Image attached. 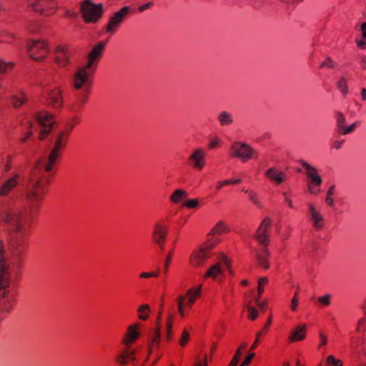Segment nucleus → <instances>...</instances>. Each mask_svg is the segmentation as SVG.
<instances>
[{
    "mask_svg": "<svg viewBox=\"0 0 366 366\" xmlns=\"http://www.w3.org/2000/svg\"><path fill=\"white\" fill-rule=\"evenodd\" d=\"M172 259V253L168 254L167 259L164 262V272H167L169 267V262Z\"/></svg>",
    "mask_w": 366,
    "mask_h": 366,
    "instance_id": "obj_58",
    "label": "nucleus"
},
{
    "mask_svg": "<svg viewBox=\"0 0 366 366\" xmlns=\"http://www.w3.org/2000/svg\"><path fill=\"white\" fill-rule=\"evenodd\" d=\"M29 55L35 61H41L49 53V48L46 42L36 40L27 44Z\"/></svg>",
    "mask_w": 366,
    "mask_h": 366,
    "instance_id": "obj_6",
    "label": "nucleus"
},
{
    "mask_svg": "<svg viewBox=\"0 0 366 366\" xmlns=\"http://www.w3.org/2000/svg\"><path fill=\"white\" fill-rule=\"evenodd\" d=\"M103 5L94 4L92 0H84L81 4V13L85 21L95 23L102 16Z\"/></svg>",
    "mask_w": 366,
    "mask_h": 366,
    "instance_id": "obj_4",
    "label": "nucleus"
},
{
    "mask_svg": "<svg viewBox=\"0 0 366 366\" xmlns=\"http://www.w3.org/2000/svg\"><path fill=\"white\" fill-rule=\"evenodd\" d=\"M29 6L35 11L50 15L56 9L54 0H31Z\"/></svg>",
    "mask_w": 366,
    "mask_h": 366,
    "instance_id": "obj_11",
    "label": "nucleus"
},
{
    "mask_svg": "<svg viewBox=\"0 0 366 366\" xmlns=\"http://www.w3.org/2000/svg\"><path fill=\"white\" fill-rule=\"evenodd\" d=\"M297 305H298V298H297V292H296L293 298L292 299V301H291V309L294 311L296 310Z\"/></svg>",
    "mask_w": 366,
    "mask_h": 366,
    "instance_id": "obj_51",
    "label": "nucleus"
},
{
    "mask_svg": "<svg viewBox=\"0 0 366 366\" xmlns=\"http://www.w3.org/2000/svg\"><path fill=\"white\" fill-rule=\"evenodd\" d=\"M138 317L142 320H146L150 313V308L148 305H142L138 309Z\"/></svg>",
    "mask_w": 366,
    "mask_h": 366,
    "instance_id": "obj_31",
    "label": "nucleus"
},
{
    "mask_svg": "<svg viewBox=\"0 0 366 366\" xmlns=\"http://www.w3.org/2000/svg\"><path fill=\"white\" fill-rule=\"evenodd\" d=\"M232 157H238L244 162L248 161L252 157L254 150L248 144L236 142L231 146Z\"/></svg>",
    "mask_w": 366,
    "mask_h": 366,
    "instance_id": "obj_9",
    "label": "nucleus"
},
{
    "mask_svg": "<svg viewBox=\"0 0 366 366\" xmlns=\"http://www.w3.org/2000/svg\"><path fill=\"white\" fill-rule=\"evenodd\" d=\"M331 298H332L331 295L326 294L323 296L319 297L318 302L324 306H329L331 303Z\"/></svg>",
    "mask_w": 366,
    "mask_h": 366,
    "instance_id": "obj_38",
    "label": "nucleus"
},
{
    "mask_svg": "<svg viewBox=\"0 0 366 366\" xmlns=\"http://www.w3.org/2000/svg\"><path fill=\"white\" fill-rule=\"evenodd\" d=\"M357 44L359 47L360 48H365L366 47V38L365 39H362L361 40H358L357 41Z\"/></svg>",
    "mask_w": 366,
    "mask_h": 366,
    "instance_id": "obj_60",
    "label": "nucleus"
},
{
    "mask_svg": "<svg viewBox=\"0 0 366 366\" xmlns=\"http://www.w3.org/2000/svg\"><path fill=\"white\" fill-rule=\"evenodd\" d=\"M160 327L158 325L157 330L154 333V336L149 342V355L152 354V350L155 346H158L160 342Z\"/></svg>",
    "mask_w": 366,
    "mask_h": 366,
    "instance_id": "obj_27",
    "label": "nucleus"
},
{
    "mask_svg": "<svg viewBox=\"0 0 366 366\" xmlns=\"http://www.w3.org/2000/svg\"><path fill=\"white\" fill-rule=\"evenodd\" d=\"M35 119L41 127L39 138L43 139L50 132L52 126L54 124V117L47 112H41L35 114Z\"/></svg>",
    "mask_w": 366,
    "mask_h": 366,
    "instance_id": "obj_8",
    "label": "nucleus"
},
{
    "mask_svg": "<svg viewBox=\"0 0 366 366\" xmlns=\"http://www.w3.org/2000/svg\"><path fill=\"white\" fill-rule=\"evenodd\" d=\"M104 48V44L99 42L92 49V50L88 54V59L86 64L87 67L95 69V62L101 56Z\"/></svg>",
    "mask_w": 366,
    "mask_h": 366,
    "instance_id": "obj_19",
    "label": "nucleus"
},
{
    "mask_svg": "<svg viewBox=\"0 0 366 366\" xmlns=\"http://www.w3.org/2000/svg\"><path fill=\"white\" fill-rule=\"evenodd\" d=\"M271 222V219L265 217L257 230L255 237L262 244L266 245L268 243V230L270 227Z\"/></svg>",
    "mask_w": 366,
    "mask_h": 366,
    "instance_id": "obj_16",
    "label": "nucleus"
},
{
    "mask_svg": "<svg viewBox=\"0 0 366 366\" xmlns=\"http://www.w3.org/2000/svg\"><path fill=\"white\" fill-rule=\"evenodd\" d=\"M336 119H337V132L341 134V131H343V129L345 128V123H346V119L344 114L338 112L336 113Z\"/></svg>",
    "mask_w": 366,
    "mask_h": 366,
    "instance_id": "obj_30",
    "label": "nucleus"
},
{
    "mask_svg": "<svg viewBox=\"0 0 366 366\" xmlns=\"http://www.w3.org/2000/svg\"><path fill=\"white\" fill-rule=\"evenodd\" d=\"M12 64L11 63H6L5 61L0 60V74L5 73L7 69L11 68Z\"/></svg>",
    "mask_w": 366,
    "mask_h": 366,
    "instance_id": "obj_43",
    "label": "nucleus"
},
{
    "mask_svg": "<svg viewBox=\"0 0 366 366\" xmlns=\"http://www.w3.org/2000/svg\"><path fill=\"white\" fill-rule=\"evenodd\" d=\"M153 5H154V3L152 1H149L147 4H145L142 5V6H140L138 8V11L139 12H143L145 10L151 8Z\"/></svg>",
    "mask_w": 366,
    "mask_h": 366,
    "instance_id": "obj_53",
    "label": "nucleus"
},
{
    "mask_svg": "<svg viewBox=\"0 0 366 366\" xmlns=\"http://www.w3.org/2000/svg\"><path fill=\"white\" fill-rule=\"evenodd\" d=\"M269 255L270 252L266 248H262L259 250L255 251V257L258 265L262 267L263 269H268L269 267V263L268 261Z\"/></svg>",
    "mask_w": 366,
    "mask_h": 366,
    "instance_id": "obj_20",
    "label": "nucleus"
},
{
    "mask_svg": "<svg viewBox=\"0 0 366 366\" xmlns=\"http://www.w3.org/2000/svg\"><path fill=\"white\" fill-rule=\"evenodd\" d=\"M135 352H136L134 350H127L125 352V355H126L127 359L133 360Z\"/></svg>",
    "mask_w": 366,
    "mask_h": 366,
    "instance_id": "obj_59",
    "label": "nucleus"
},
{
    "mask_svg": "<svg viewBox=\"0 0 366 366\" xmlns=\"http://www.w3.org/2000/svg\"><path fill=\"white\" fill-rule=\"evenodd\" d=\"M301 166L305 169V174L308 178L307 189L312 194H317L322 182L321 177L317 170L305 160H300Z\"/></svg>",
    "mask_w": 366,
    "mask_h": 366,
    "instance_id": "obj_5",
    "label": "nucleus"
},
{
    "mask_svg": "<svg viewBox=\"0 0 366 366\" xmlns=\"http://www.w3.org/2000/svg\"><path fill=\"white\" fill-rule=\"evenodd\" d=\"M327 362L330 366H342L341 361L336 359L333 355H330L327 358Z\"/></svg>",
    "mask_w": 366,
    "mask_h": 366,
    "instance_id": "obj_40",
    "label": "nucleus"
},
{
    "mask_svg": "<svg viewBox=\"0 0 366 366\" xmlns=\"http://www.w3.org/2000/svg\"><path fill=\"white\" fill-rule=\"evenodd\" d=\"M357 125H358V122H355L353 124H352L350 127H345V128L343 129V131H341L340 134L346 135V134H348L352 132Z\"/></svg>",
    "mask_w": 366,
    "mask_h": 366,
    "instance_id": "obj_41",
    "label": "nucleus"
},
{
    "mask_svg": "<svg viewBox=\"0 0 366 366\" xmlns=\"http://www.w3.org/2000/svg\"><path fill=\"white\" fill-rule=\"evenodd\" d=\"M335 187L334 185L330 187L327 192L325 202L330 207H334V199L332 197L335 193Z\"/></svg>",
    "mask_w": 366,
    "mask_h": 366,
    "instance_id": "obj_34",
    "label": "nucleus"
},
{
    "mask_svg": "<svg viewBox=\"0 0 366 366\" xmlns=\"http://www.w3.org/2000/svg\"><path fill=\"white\" fill-rule=\"evenodd\" d=\"M206 156L207 153L202 148H195L188 158L192 167L202 170L206 165Z\"/></svg>",
    "mask_w": 366,
    "mask_h": 366,
    "instance_id": "obj_13",
    "label": "nucleus"
},
{
    "mask_svg": "<svg viewBox=\"0 0 366 366\" xmlns=\"http://www.w3.org/2000/svg\"><path fill=\"white\" fill-rule=\"evenodd\" d=\"M201 287V285H199L198 287H192L189 289L187 294L184 295L185 297L186 305L188 308H191L192 307L197 298L200 295Z\"/></svg>",
    "mask_w": 366,
    "mask_h": 366,
    "instance_id": "obj_21",
    "label": "nucleus"
},
{
    "mask_svg": "<svg viewBox=\"0 0 366 366\" xmlns=\"http://www.w3.org/2000/svg\"><path fill=\"white\" fill-rule=\"evenodd\" d=\"M230 184H232V180L226 179V180L220 181L217 183L216 189H217V190H220L223 186L228 185Z\"/></svg>",
    "mask_w": 366,
    "mask_h": 366,
    "instance_id": "obj_54",
    "label": "nucleus"
},
{
    "mask_svg": "<svg viewBox=\"0 0 366 366\" xmlns=\"http://www.w3.org/2000/svg\"><path fill=\"white\" fill-rule=\"evenodd\" d=\"M337 88L339 89V90L344 95H345L347 93L348 90H347V81H346L345 78L341 77L340 79V80L337 81Z\"/></svg>",
    "mask_w": 366,
    "mask_h": 366,
    "instance_id": "obj_35",
    "label": "nucleus"
},
{
    "mask_svg": "<svg viewBox=\"0 0 366 366\" xmlns=\"http://www.w3.org/2000/svg\"><path fill=\"white\" fill-rule=\"evenodd\" d=\"M199 202L197 199H187L184 203V206H185L189 209H195L199 206Z\"/></svg>",
    "mask_w": 366,
    "mask_h": 366,
    "instance_id": "obj_39",
    "label": "nucleus"
},
{
    "mask_svg": "<svg viewBox=\"0 0 366 366\" xmlns=\"http://www.w3.org/2000/svg\"><path fill=\"white\" fill-rule=\"evenodd\" d=\"M129 11L130 8L129 6H124L119 11L114 13L109 17L108 23L105 27L106 32L110 34H114L128 15Z\"/></svg>",
    "mask_w": 366,
    "mask_h": 366,
    "instance_id": "obj_7",
    "label": "nucleus"
},
{
    "mask_svg": "<svg viewBox=\"0 0 366 366\" xmlns=\"http://www.w3.org/2000/svg\"><path fill=\"white\" fill-rule=\"evenodd\" d=\"M127 356L124 354H122V355H119L118 357H117V362L119 363V364H122V365H125L126 364V362H127Z\"/></svg>",
    "mask_w": 366,
    "mask_h": 366,
    "instance_id": "obj_57",
    "label": "nucleus"
},
{
    "mask_svg": "<svg viewBox=\"0 0 366 366\" xmlns=\"http://www.w3.org/2000/svg\"><path fill=\"white\" fill-rule=\"evenodd\" d=\"M187 195L186 191L179 189H176L170 197V200L174 203L177 204L182 199L186 197Z\"/></svg>",
    "mask_w": 366,
    "mask_h": 366,
    "instance_id": "obj_28",
    "label": "nucleus"
},
{
    "mask_svg": "<svg viewBox=\"0 0 366 366\" xmlns=\"http://www.w3.org/2000/svg\"><path fill=\"white\" fill-rule=\"evenodd\" d=\"M212 247H199L194 249L190 255L189 262L193 267H201L207 259L209 257V251Z\"/></svg>",
    "mask_w": 366,
    "mask_h": 366,
    "instance_id": "obj_12",
    "label": "nucleus"
},
{
    "mask_svg": "<svg viewBox=\"0 0 366 366\" xmlns=\"http://www.w3.org/2000/svg\"><path fill=\"white\" fill-rule=\"evenodd\" d=\"M220 142V139L217 137H213L210 139L209 147L210 149L216 148Z\"/></svg>",
    "mask_w": 366,
    "mask_h": 366,
    "instance_id": "obj_48",
    "label": "nucleus"
},
{
    "mask_svg": "<svg viewBox=\"0 0 366 366\" xmlns=\"http://www.w3.org/2000/svg\"><path fill=\"white\" fill-rule=\"evenodd\" d=\"M254 356V353H250L249 355H248L244 360L242 363L240 365V366H247L248 365H249Z\"/></svg>",
    "mask_w": 366,
    "mask_h": 366,
    "instance_id": "obj_52",
    "label": "nucleus"
},
{
    "mask_svg": "<svg viewBox=\"0 0 366 366\" xmlns=\"http://www.w3.org/2000/svg\"><path fill=\"white\" fill-rule=\"evenodd\" d=\"M344 142H345V140H343V139H342V140H335L332 143V147L335 149H340L342 147Z\"/></svg>",
    "mask_w": 366,
    "mask_h": 366,
    "instance_id": "obj_56",
    "label": "nucleus"
},
{
    "mask_svg": "<svg viewBox=\"0 0 366 366\" xmlns=\"http://www.w3.org/2000/svg\"><path fill=\"white\" fill-rule=\"evenodd\" d=\"M20 175L15 174L6 179L0 187V196L6 197L19 184Z\"/></svg>",
    "mask_w": 366,
    "mask_h": 366,
    "instance_id": "obj_18",
    "label": "nucleus"
},
{
    "mask_svg": "<svg viewBox=\"0 0 366 366\" xmlns=\"http://www.w3.org/2000/svg\"><path fill=\"white\" fill-rule=\"evenodd\" d=\"M71 50L66 44H59L56 46L54 50L55 61L61 66H66L70 62Z\"/></svg>",
    "mask_w": 366,
    "mask_h": 366,
    "instance_id": "obj_14",
    "label": "nucleus"
},
{
    "mask_svg": "<svg viewBox=\"0 0 366 366\" xmlns=\"http://www.w3.org/2000/svg\"><path fill=\"white\" fill-rule=\"evenodd\" d=\"M361 32L362 35V38H366V22H364L361 24Z\"/></svg>",
    "mask_w": 366,
    "mask_h": 366,
    "instance_id": "obj_62",
    "label": "nucleus"
},
{
    "mask_svg": "<svg viewBox=\"0 0 366 366\" xmlns=\"http://www.w3.org/2000/svg\"><path fill=\"white\" fill-rule=\"evenodd\" d=\"M159 275V272H142L140 274L141 278H149V277H157Z\"/></svg>",
    "mask_w": 366,
    "mask_h": 366,
    "instance_id": "obj_50",
    "label": "nucleus"
},
{
    "mask_svg": "<svg viewBox=\"0 0 366 366\" xmlns=\"http://www.w3.org/2000/svg\"><path fill=\"white\" fill-rule=\"evenodd\" d=\"M309 214L314 228L317 230L321 229L324 226L325 219L315 205L311 203L309 204Z\"/></svg>",
    "mask_w": 366,
    "mask_h": 366,
    "instance_id": "obj_17",
    "label": "nucleus"
},
{
    "mask_svg": "<svg viewBox=\"0 0 366 366\" xmlns=\"http://www.w3.org/2000/svg\"><path fill=\"white\" fill-rule=\"evenodd\" d=\"M138 328V324L132 325L128 327L125 338L123 340L124 344L129 346L132 342H134L137 339L139 335Z\"/></svg>",
    "mask_w": 366,
    "mask_h": 366,
    "instance_id": "obj_22",
    "label": "nucleus"
},
{
    "mask_svg": "<svg viewBox=\"0 0 366 366\" xmlns=\"http://www.w3.org/2000/svg\"><path fill=\"white\" fill-rule=\"evenodd\" d=\"M321 67L333 68L335 66V62L330 59L327 58L320 65Z\"/></svg>",
    "mask_w": 366,
    "mask_h": 366,
    "instance_id": "obj_49",
    "label": "nucleus"
},
{
    "mask_svg": "<svg viewBox=\"0 0 366 366\" xmlns=\"http://www.w3.org/2000/svg\"><path fill=\"white\" fill-rule=\"evenodd\" d=\"M264 176L276 184H281L287 179V174L277 167H269L264 172Z\"/></svg>",
    "mask_w": 366,
    "mask_h": 366,
    "instance_id": "obj_15",
    "label": "nucleus"
},
{
    "mask_svg": "<svg viewBox=\"0 0 366 366\" xmlns=\"http://www.w3.org/2000/svg\"><path fill=\"white\" fill-rule=\"evenodd\" d=\"M167 227L160 223H157L154 226L152 238L154 242H162V239H166Z\"/></svg>",
    "mask_w": 366,
    "mask_h": 366,
    "instance_id": "obj_24",
    "label": "nucleus"
},
{
    "mask_svg": "<svg viewBox=\"0 0 366 366\" xmlns=\"http://www.w3.org/2000/svg\"><path fill=\"white\" fill-rule=\"evenodd\" d=\"M184 301L185 297L184 295H179L177 299L178 312L181 317H184L185 315L184 308L187 305Z\"/></svg>",
    "mask_w": 366,
    "mask_h": 366,
    "instance_id": "obj_32",
    "label": "nucleus"
},
{
    "mask_svg": "<svg viewBox=\"0 0 366 366\" xmlns=\"http://www.w3.org/2000/svg\"><path fill=\"white\" fill-rule=\"evenodd\" d=\"M11 104H13V106L16 108L20 107L21 105H22L25 101H26V97H24V93H21V97H18L17 95H13L11 97Z\"/></svg>",
    "mask_w": 366,
    "mask_h": 366,
    "instance_id": "obj_33",
    "label": "nucleus"
},
{
    "mask_svg": "<svg viewBox=\"0 0 366 366\" xmlns=\"http://www.w3.org/2000/svg\"><path fill=\"white\" fill-rule=\"evenodd\" d=\"M361 66L363 69H366V56H363L361 59Z\"/></svg>",
    "mask_w": 366,
    "mask_h": 366,
    "instance_id": "obj_64",
    "label": "nucleus"
},
{
    "mask_svg": "<svg viewBox=\"0 0 366 366\" xmlns=\"http://www.w3.org/2000/svg\"><path fill=\"white\" fill-rule=\"evenodd\" d=\"M194 366H207V355H205L204 360L202 362H197L194 365Z\"/></svg>",
    "mask_w": 366,
    "mask_h": 366,
    "instance_id": "obj_63",
    "label": "nucleus"
},
{
    "mask_svg": "<svg viewBox=\"0 0 366 366\" xmlns=\"http://www.w3.org/2000/svg\"><path fill=\"white\" fill-rule=\"evenodd\" d=\"M247 309L249 312L248 317L252 320H254L258 316L257 310L252 306H248Z\"/></svg>",
    "mask_w": 366,
    "mask_h": 366,
    "instance_id": "obj_42",
    "label": "nucleus"
},
{
    "mask_svg": "<svg viewBox=\"0 0 366 366\" xmlns=\"http://www.w3.org/2000/svg\"><path fill=\"white\" fill-rule=\"evenodd\" d=\"M229 231L228 227L222 221L217 222L216 226L212 229V234H222Z\"/></svg>",
    "mask_w": 366,
    "mask_h": 366,
    "instance_id": "obj_29",
    "label": "nucleus"
},
{
    "mask_svg": "<svg viewBox=\"0 0 366 366\" xmlns=\"http://www.w3.org/2000/svg\"><path fill=\"white\" fill-rule=\"evenodd\" d=\"M46 101L54 109H60L64 104L62 90L59 86L49 88L45 91Z\"/></svg>",
    "mask_w": 366,
    "mask_h": 366,
    "instance_id": "obj_10",
    "label": "nucleus"
},
{
    "mask_svg": "<svg viewBox=\"0 0 366 366\" xmlns=\"http://www.w3.org/2000/svg\"><path fill=\"white\" fill-rule=\"evenodd\" d=\"M26 124L27 125V127H28V129H29V132H27L26 134V136L25 137H23L21 141L22 142H24L26 141L27 138L31 135L33 131H32V128H33V123L30 121V120H28L26 123Z\"/></svg>",
    "mask_w": 366,
    "mask_h": 366,
    "instance_id": "obj_45",
    "label": "nucleus"
},
{
    "mask_svg": "<svg viewBox=\"0 0 366 366\" xmlns=\"http://www.w3.org/2000/svg\"><path fill=\"white\" fill-rule=\"evenodd\" d=\"M217 119L222 127H229L234 122L232 114L227 111H222L219 114Z\"/></svg>",
    "mask_w": 366,
    "mask_h": 366,
    "instance_id": "obj_26",
    "label": "nucleus"
},
{
    "mask_svg": "<svg viewBox=\"0 0 366 366\" xmlns=\"http://www.w3.org/2000/svg\"><path fill=\"white\" fill-rule=\"evenodd\" d=\"M189 332L184 330L182 332V337L179 340V344L182 345V346H184L185 344L187 342V341L189 340Z\"/></svg>",
    "mask_w": 366,
    "mask_h": 366,
    "instance_id": "obj_44",
    "label": "nucleus"
},
{
    "mask_svg": "<svg viewBox=\"0 0 366 366\" xmlns=\"http://www.w3.org/2000/svg\"><path fill=\"white\" fill-rule=\"evenodd\" d=\"M224 275V271L220 263H216L212 265L205 274L206 277L218 279Z\"/></svg>",
    "mask_w": 366,
    "mask_h": 366,
    "instance_id": "obj_25",
    "label": "nucleus"
},
{
    "mask_svg": "<svg viewBox=\"0 0 366 366\" xmlns=\"http://www.w3.org/2000/svg\"><path fill=\"white\" fill-rule=\"evenodd\" d=\"M172 320L173 316L172 315H169L167 319V325H166V330H167V337L168 340L171 339L172 337Z\"/></svg>",
    "mask_w": 366,
    "mask_h": 366,
    "instance_id": "obj_37",
    "label": "nucleus"
},
{
    "mask_svg": "<svg viewBox=\"0 0 366 366\" xmlns=\"http://www.w3.org/2000/svg\"><path fill=\"white\" fill-rule=\"evenodd\" d=\"M21 241L18 237H14L9 245V252L6 254L4 244L0 240V304L4 313L11 310L15 300L11 275L21 266L23 252Z\"/></svg>",
    "mask_w": 366,
    "mask_h": 366,
    "instance_id": "obj_2",
    "label": "nucleus"
},
{
    "mask_svg": "<svg viewBox=\"0 0 366 366\" xmlns=\"http://www.w3.org/2000/svg\"><path fill=\"white\" fill-rule=\"evenodd\" d=\"M267 278L264 277L258 280V293L260 295L263 292V285L267 282Z\"/></svg>",
    "mask_w": 366,
    "mask_h": 366,
    "instance_id": "obj_47",
    "label": "nucleus"
},
{
    "mask_svg": "<svg viewBox=\"0 0 366 366\" xmlns=\"http://www.w3.org/2000/svg\"><path fill=\"white\" fill-rule=\"evenodd\" d=\"M243 191L248 194L249 199L257 206L260 207L259 197L257 194L253 191L244 190Z\"/></svg>",
    "mask_w": 366,
    "mask_h": 366,
    "instance_id": "obj_36",
    "label": "nucleus"
},
{
    "mask_svg": "<svg viewBox=\"0 0 366 366\" xmlns=\"http://www.w3.org/2000/svg\"><path fill=\"white\" fill-rule=\"evenodd\" d=\"M256 303L258 305V307L264 311V308L266 307V302H260L259 298L256 300Z\"/></svg>",
    "mask_w": 366,
    "mask_h": 366,
    "instance_id": "obj_61",
    "label": "nucleus"
},
{
    "mask_svg": "<svg viewBox=\"0 0 366 366\" xmlns=\"http://www.w3.org/2000/svg\"><path fill=\"white\" fill-rule=\"evenodd\" d=\"M241 355V348H238L231 361L232 366H236L239 362V358Z\"/></svg>",
    "mask_w": 366,
    "mask_h": 366,
    "instance_id": "obj_46",
    "label": "nucleus"
},
{
    "mask_svg": "<svg viewBox=\"0 0 366 366\" xmlns=\"http://www.w3.org/2000/svg\"><path fill=\"white\" fill-rule=\"evenodd\" d=\"M282 194L285 197V201L289 207H290L292 209L294 208V205H293V202H292V199L288 197V193L286 192H284L282 193Z\"/></svg>",
    "mask_w": 366,
    "mask_h": 366,
    "instance_id": "obj_55",
    "label": "nucleus"
},
{
    "mask_svg": "<svg viewBox=\"0 0 366 366\" xmlns=\"http://www.w3.org/2000/svg\"><path fill=\"white\" fill-rule=\"evenodd\" d=\"M94 71V68L87 67V65L84 64L79 67L74 74L72 82L74 89L77 91L75 95L77 104L71 105V110L75 112L77 110V105L84 106L86 103Z\"/></svg>",
    "mask_w": 366,
    "mask_h": 366,
    "instance_id": "obj_3",
    "label": "nucleus"
},
{
    "mask_svg": "<svg viewBox=\"0 0 366 366\" xmlns=\"http://www.w3.org/2000/svg\"><path fill=\"white\" fill-rule=\"evenodd\" d=\"M306 336V325H298L293 330L291 331L289 337L290 342L301 341L305 339Z\"/></svg>",
    "mask_w": 366,
    "mask_h": 366,
    "instance_id": "obj_23",
    "label": "nucleus"
},
{
    "mask_svg": "<svg viewBox=\"0 0 366 366\" xmlns=\"http://www.w3.org/2000/svg\"><path fill=\"white\" fill-rule=\"evenodd\" d=\"M70 130H59L54 137V147L51 149L46 159L36 167L28 177L24 190L25 204L22 202L14 203L4 212L3 218L4 221L15 227L16 232L24 231V226L27 219V213L39 209L45 194V183L43 181L44 171L49 172L59 157L60 151L64 148L69 138Z\"/></svg>",
    "mask_w": 366,
    "mask_h": 366,
    "instance_id": "obj_1",
    "label": "nucleus"
}]
</instances>
